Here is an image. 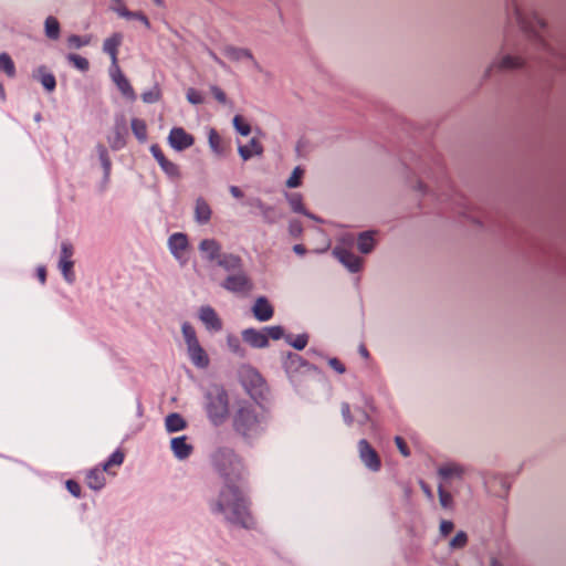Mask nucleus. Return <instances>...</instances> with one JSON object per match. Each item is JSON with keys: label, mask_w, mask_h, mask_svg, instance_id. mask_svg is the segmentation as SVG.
<instances>
[{"label": "nucleus", "mask_w": 566, "mask_h": 566, "mask_svg": "<svg viewBox=\"0 0 566 566\" xmlns=\"http://www.w3.org/2000/svg\"><path fill=\"white\" fill-rule=\"evenodd\" d=\"M214 464L227 484L210 502L211 512L221 514L231 524L250 528L253 525V518L249 510V500L238 486L233 485V482L244 476L242 459L232 449L221 448L214 454Z\"/></svg>", "instance_id": "nucleus-1"}, {"label": "nucleus", "mask_w": 566, "mask_h": 566, "mask_svg": "<svg viewBox=\"0 0 566 566\" xmlns=\"http://www.w3.org/2000/svg\"><path fill=\"white\" fill-rule=\"evenodd\" d=\"M270 413L266 408L255 401L238 400L231 413V426L235 434L251 443L261 437L269 423Z\"/></svg>", "instance_id": "nucleus-2"}, {"label": "nucleus", "mask_w": 566, "mask_h": 566, "mask_svg": "<svg viewBox=\"0 0 566 566\" xmlns=\"http://www.w3.org/2000/svg\"><path fill=\"white\" fill-rule=\"evenodd\" d=\"M205 410L213 426H221L229 416V396L221 385H212L205 395Z\"/></svg>", "instance_id": "nucleus-3"}, {"label": "nucleus", "mask_w": 566, "mask_h": 566, "mask_svg": "<svg viewBox=\"0 0 566 566\" xmlns=\"http://www.w3.org/2000/svg\"><path fill=\"white\" fill-rule=\"evenodd\" d=\"M510 7L514 19L521 29L534 34L537 44L546 49L547 44L543 35L539 33L545 28L544 20L537 14H533L531 18L525 17L522 12L518 0H511Z\"/></svg>", "instance_id": "nucleus-4"}, {"label": "nucleus", "mask_w": 566, "mask_h": 566, "mask_svg": "<svg viewBox=\"0 0 566 566\" xmlns=\"http://www.w3.org/2000/svg\"><path fill=\"white\" fill-rule=\"evenodd\" d=\"M221 286L224 290L237 294H247L253 287L250 277L243 272V270H239L234 274L228 275L221 283Z\"/></svg>", "instance_id": "nucleus-5"}, {"label": "nucleus", "mask_w": 566, "mask_h": 566, "mask_svg": "<svg viewBox=\"0 0 566 566\" xmlns=\"http://www.w3.org/2000/svg\"><path fill=\"white\" fill-rule=\"evenodd\" d=\"M73 253L74 249L70 242L64 241L61 243L59 269L64 280L70 284H72L75 281V273L73 270L74 262L72 260Z\"/></svg>", "instance_id": "nucleus-6"}, {"label": "nucleus", "mask_w": 566, "mask_h": 566, "mask_svg": "<svg viewBox=\"0 0 566 566\" xmlns=\"http://www.w3.org/2000/svg\"><path fill=\"white\" fill-rule=\"evenodd\" d=\"M358 452L361 462L371 471L377 472L380 470L381 462L376 450L369 444L366 439L358 442Z\"/></svg>", "instance_id": "nucleus-7"}, {"label": "nucleus", "mask_w": 566, "mask_h": 566, "mask_svg": "<svg viewBox=\"0 0 566 566\" xmlns=\"http://www.w3.org/2000/svg\"><path fill=\"white\" fill-rule=\"evenodd\" d=\"M193 143V136L187 133L182 127L171 128L168 135V144L177 151H181L191 147Z\"/></svg>", "instance_id": "nucleus-8"}, {"label": "nucleus", "mask_w": 566, "mask_h": 566, "mask_svg": "<svg viewBox=\"0 0 566 566\" xmlns=\"http://www.w3.org/2000/svg\"><path fill=\"white\" fill-rule=\"evenodd\" d=\"M335 258L350 272H358L361 268L363 260L345 248L336 247L333 251Z\"/></svg>", "instance_id": "nucleus-9"}, {"label": "nucleus", "mask_w": 566, "mask_h": 566, "mask_svg": "<svg viewBox=\"0 0 566 566\" xmlns=\"http://www.w3.org/2000/svg\"><path fill=\"white\" fill-rule=\"evenodd\" d=\"M242 382L244 387L247 388V391L250 396L253 397L254 392L253 390H259L261 394V387L264 385V380L262 376L251 367L243 368L241 373Z\"/></svg>", "instance_id": "nucleus-10"}, {"label": "nucleus", "mask_w": 566, "mask_h": 566, "mask_svg": "<svg viewBox=\"0 0 566 566\" xmlns=\"http://www.w3.org/2000/svg\"><path fill=\"white\" fill-rule=\"evenodd\" d=\"M340 411H342L344 421L348 426H353L354 423L364 426L370 421L369 415L361 408H356L354 410V416H353L350 413V407L347 402L342 403Z\"/></svg>", "instance_id": "nucleus-11"}, {"label": "nucleus", "mask_w": 566, "mask_h": 566, "mask_svg": "<svg viewBox=\"0 0 566 566\" xmlns=\"http://www.w3.org/2000/svg\"><path fill=\"white\" fill-rule=\"evenodd\" d=\"M199 318L209 331L219 332L222 328V321L217 312L209 305L200 307Z\"/></svg>", "instance_id": "nucleus-12"}, {"label": "nucleus", "mask_w": 566, "mask_h": 566, "mask_svg": "<svg viewBox=\"0 0 566 566\" xmlns=\"http://www.w3.org/2000/svg\"><path fill=\"white\" fill-rule=\"evenodd\" d=\"M188 245V238L185 233L176 232L168 239V249L177 260L182 259Z\"/></svg>", "instance_id": "nucleus-13"}, {"label": "nucleus", "mask_w": 566, "mask_h": 566, "mask_svg": "<svg viewBox=\"0 0 566 566\" xmlns=\"http://www.w3.org/2000/svg\"><path fill=\"white\" fill-rule=\"evenodd\" d=\"M198 249L208 262H217L222 254L221 244L214 239H203Z\"/></svg>", "instance_id": "nucleus-14"}, {"label": "nucleus", "mask_w": 566, "mask_h": 566, "mask_svg": "<svg viewBox=\"0 0 566 566\" xmlns=\"http://www.w3.org/2000/svg\"><path fill=\"white\" fill-rule=\"evenodd\" d=\"M242 339L253 348H265L269 345L264 328L262 331L255 328L243 329Z\"/></svg>", "instance_id": "nucleus-15"}, {"label": "nucleus", "mask_w": 566, "mask_h": 566, "mask_svg": "<svg viewBox=\"0 0 566 566\" xmlns=\"http://www.w3.org/2000/svg\"><path fill=\"white\" fill-rule=\"evenodd\" d=\"M252 313L258 321L266 322L273 317L274 310L265 297L260 296L252 306Z\"/></svg>", "instance_id": "nucleus-16"}, {"label": "nucleus", "mask_w": 566, "mask_h": 566, "mask_svg": "<svg viewBox=\"0 0 566 566\" xmlns=\"http://www.w3.org/2000/svg\"><path fill=\"white\" fill-rule=\"evenodd\" d=\"M222 52L229 60L233 62H239L247 59L251 61L255 67L259 69V63L255 61L252 52L249 49L227 45L223 48Z\"/></svg>", "instance_id": "nucleus-17"}, {"label": "nucleus", "mask_w": 566, "mask_h": 566, "mask_svg": "<svg viewBox=\"0 0 566 566\" xmlns=\"http://www.w3.org/2000/svg\"><path fill=\"white\" fill-rule=\"evenodd\" d=\"M186 436L172 438L170 441L171 450L175 457L179 460H185L190 457L193 451V447L187 442Z\"/></svg>", "instance_id": "nucleus-18"}, {"label": "nucleus", "mask_w": 566, "mask_h": 566, "mask_svg": "<svg viewBox=\"0 0 566 566\" xmlns=\"http://www.w3.org/2000/svg\"><path fill=\"white\" fill-rule=\"evenodd\" d=\"M113 81L126 98L132 102L136 99V93L133 86L118 67H116V72L113 74Z\"/></svg>", "instance_id": "nucleus-19"}, {"label": "nucleus", "mask_w": 566, "mask_h": 566, "mask_svg": "<svg viewBox=\"0 0 566 566\" xmlns=\"http://www.w3.org/2000/svg\"><path fill=\"white\" fill-rule=\"evenodd\" d=\"M191 363L198 368H207L209 366V357L201 345L198 343L187 347Z\"/></svg>", "instance_id": "nucleus-20"}, {"label": "nucleus", "mask_w": 566, "mask_h": 566, "mask_svg": "<svg viewBox=\"0 0 566 566\" xmlns=\"http://www.w3.org/2000/svg\"><path fill=\"white\" fill-rule=\"evenodd\" d=\"M238 153L247 161L253 156H261L263 154V146L256 138H252L248 145H239Z\"/></svg>", "instance_id": "nucleus-21"}, {"label": "nucleus", "mask_w": 566, "mask_h": 566, "mask_svg": "<svg viewBox=\"0 0 566 566\" xmlns=\"http://www.w3.org/2000/svg\"><path fill=\"white\" fill-rule=\"evenodd\" d=\"M217 264L227 272L239 271L242 270L243 266L242 259L232 253H222L217 261Z\"/></svg>", "instance_id": "nucleus-22"}, {"label": "nucleus", "mask_w": 566, "mask_h": 566, "mask_svg": "<svg viewBox=\"0 0 566 566\" xmlns=\"http://www.w3.org/2000/svg\"><path fill=\"white\" fill-rule=\"evenodd\" d=\"M123 36L120 33H114L103 43V51L112 59L113 65L117 67L118 48L122 44Z\"/></svg>", "instance_id": "nucleus-23"}, {"label": "nucleus", "mask_w": 566, "mask_h": 566, "mask_svg": "<svg viewBox=\"0 0 566 566\" xmlns=\"http://www.w3.org/2000/svg\"><path fill=\"white\" fill-rule=\"evenodd\" d=\"M104 472L105 471L103 469H98V468H94V469L90 470L85 478V482H86L87 486L95 491H98L102 488H104L105 482H106Z\"/></svg>", "instance_id": "nucleus-24"}, {"label": "nucleus", "mask_w": 566, "mask_h": 566, "mask_svg": "<svg viewBox=\"0 0 566 566\" xmlns=\"http://www.w3.org/2000/svg\"><path fill=\"white\" fill-rule=\"evenodd\" d=\"M34 77L41 82V84L48 92H53L55 90V76L52 73L48 72L45 66L38 67L34 73Z\"/></svg>", "instance_id": "nucleus-25"}, {"label": "nucleus", "mask_w": 566, "mask_h": 566, "mask_svg": "<svg viewBox=\"0 0 566 566\" xmlns=\"http://www.w3.org/2000/svg\"><path fill=\"white\" fill-rule=\"evenodd\" d=\"M209 146L212 151L218 156H224L228 151V145L223 142L217 130L211 129L209 133Z\"/></svg>", "instance_id": "nucleus-26"}, {"label": "nucleus", "mask_w": 566, "mask_h": 566, "mask_svg": "<svg viewBox=\"0 0 566 566\" xmlns=\"http://www.w3.org/2000/svg\"><path fill=\"white\" fill-rule=\"evenodd\" d=\"M211 218V209L207 201L198 198L195 207V219L198 223H207Z\"/></svg>", "instance_id": "nucleus-27"}, {"label": "nucleus", "mask_w": 566, "mask_h": 566, "mask_svg": "<svg viewBox=\"0 0 566 566\" xmlns=\"http://www.w3.org/2000/svg\"><path fill=\"white\" fill-rule=\"evenodd\" d=\"M438 473L443 480H450L452 478L461 479L464 473V469L459 464L448 463L440 467Z\"/></svg>", "instance_id": "nucleus-28"}, {"label": "nucleus", "mask_w": 566, "mask_h": 566, "mask_svg": "<svg viewBox=\"0 0 566 566\" xmlns=\"http://www.w3.org/2000/svg\"><path fill=\"white\" fill-rule=\"evenodd\" d=\"M165 426L168 432H177L184 430L187 422L179 413H170L166 417Z\"/></svg>", "instance_id": "nucleus-29"}, {"label": "nucleus", "mask_w": 566, "mask_h": 566, "mask_svg": "<svg viewBox=\"0 0 566 566\" xmlns=\"http://www.w3.org/2000/svg\"><path fill=\"white\" fill-rule=\"evenodd\" d=\"M375 232L373 231H366L359 234L357 240L358 250L361 253H369L375 245V239H374Z\"/></svg>", "instance_id": "nucleus-30"}, {"label": "nucleus", "mask_w": 566, "mask_h": 566, "mask_svg": "<svg viewBox=\"0 0 566 566\" xmlns=\"http://www.w3.org/2000/svg\"><path fill=\"white\" fill-rule=\"evenodd\" d=\"M523 65V61L517 56L506 55L501 59L499 64H493L489 72H491L494 67L499 70H513L521 67Z\"/></svg>", "instance_id": "nucleus-31"}, {"label": "nucleus", "mask_w": 566, "mask_h": 566, "mask_svg": "<svg viewBox=\"0 0 566 566\" xmlns=\"http://www.w3.org/2000/svg\"><path fill=\"white\" fill-rule=\"evenodd\" d=\"M116 12L125 19H136L140 21L147 29H150V22L148 18L140 11H129L124 6L116 9Z\"/></svg>", "instance_id": "nucleus-32"}, {"label": "nucleus", "mask_w": 566, "mask_h": 566, "mask_svg": "<svg viewBox=\"0 0 566 566\" xmlns=\"http://www.w3.org/2000/svg\"><path fill=\"white\" fill-rule=\"evenodd\" d=\"M130 127L135 137L140 143H145L147 140V125L145 120L140 118H133L130 122Z\"/></svg>", "instance_id": "nucleus-33"}, {"label": "nucleus", "mask_w": 566, "mask_h": 566, "mask_svg": "<svg viewBox=\"0 0 566 566\" xmlns=\"http://www.w3.org/2000/svg\"><path fill=\"white\" fill-rule=\"evenodd\" d=\"M227 345L232 354L237 355L240 358L245 357V349L241 345V340L239 339L238 336L229 334L227 336Z\"/></svg>", "instance_id": "nucleus-34"}, {"label": "nucleus", "mask_w": 566, "mask_h": 566, "mask_svg": "<svg viewBox=\"0 0 566 566\" xmlns=\"http://www.w3.org/2000/svg\"><path fill=\"white\" fill-rule=\"evenodd\" d=\"M45 35L51 40H57L60 36V23L54 17L45 19Z\"/></svg>", "instance_id": "nucleus-35"}, {"label": "nucleus", "mask_w": 566, "mask_h": 566, "mask_svg": "<svg viewBox=\"0 0 566 566\" xmlns=\"http://www.w3.org/2000/svg\"><path fill=\"white\" fill-rule=\"evenodd\" d=\"M181 332L187 347L199 343L196 331L190 323L185 322L181 326Z\"/></svg>", "instance_id": "nucleus-36"}, {"label": "nucleus", "mask_w": 566, "mask_h": 566, "mask_svg": "<svg viewBox=\"0 0 566 566\" xmlns=\"http://www.w3.org/2000/svg\"><path fill=\"white\" fill-rule=\"evenodd\" d=\"M125 459V454L122 450H116L111 454L108 460L103 464V470L106 472H111L113 467H119L123 464Z\"/></svg>", "instance_id": "nucleus-37"}, {"label": "nucleus", "mask_w": 566, "mask_h": 566, "mask_svg": "<svg viewBox=\"0 0 566 566\" xmlns=\"http://www.w3.org/2000/svg\"><path fill=\"white\" fill-rule=\"evenodd\" d=\"M0 70H2L9 77L15 75V66L8 53L0 54Z\"/></svg>", "instance_id": "nucleus-38"}, {"label": "nucleus", "mask_w": 566, "mask_h": 566, "mask_svg": "<svg viewBox=\"0 0 566 566\" xmlns=\"http://www.w3.org/2000/svg\"><path fill=\"white\" fill-rule=\"evenodd\" d=\"M142 99L146 104H154L161 99V90L158 84L142 94Z\"/></svg>", "instance_id": "nucleus-39"}, {"label": "nucleus", "mask_w": 566, "mask_h": 566, "mask_svg": "<svg viewBox=\"0 0 566 566\" xmlns=\"http://www.w3.org/2000/svg\"><path fill=\"white\" fill-rule=\"evenodd\" d=\"M160 168L165 171V174L170 178H179L180 170L178 165L165 158L160 164Z\"/></svg>", "instance_id": "nucleus-40"}, {"label": "nucleus", "mask_w": 566, "mask_h": 566, "mask_svg": "<svg viewBox=\"0 0 566 566\" xmlns=\"http://www.w3.org/2000/svg\"><path fill=\"white\" fill-rule=\"evenodd\" d=\"M285 197L294 212L305 213V209L302 203V196L300 193H286Z\"/></svg>", "instance_id": "nucleus-41"}, {"label": "nucleus", "mask_w": 566, "mask_h": 566, "mask_svg": "<svg viewBox=\"0 0 566 566\" xmlns=\"http://www.w3.org/2000/svg\"><path fill=\"white\" fill-rule=\"evenodd\" d=\"M285 340L293 346L297 350H302L305 348L308 342V337L306 334L297 335L296 337H293L292 335L285 336Z\"/></svg>", "instance_id": "nucleus-42"}, {"label": "nucleus", "mask_w": 566, "mask_h": 566, "mask_svg": "<svg viewBox=\"0 0 566 566\" xmlns=\"http://www.w3.org/2000/svg\"><path fill=\"white\" fill-rule=\"evenodd\" d=\"M304 175V169H302L300 166L295 167L292 171L291 176L286 180V187L287 188H296L301 186L302 178Z\"/></svg>", "instance_id": "nucleus-43"}, {"label": "nucleus", "mask_w": 566, "mask_h": 566, "mask_svg": "<svg viewBox=\"0 0 566 566\" xmlns=\"http://www.w3.org/2000/svg\"><path fill=\"white\" fill-rule=\"evenodd\" d=\"M91 43V36H80L76 34H72L67 38V44L72 49H80L82 46L88 45Z\"/></svg>", "instance_id": "nucleus-44"}, {"label": "nucleus", "mask_w": 566, "mask_h": 566, "mask_svg": "<svg viewBox=\"0 0 566 566\" xmlns=\"http://www.w3.org/2000/svg\"><path fill=\"white\" fill-rule=\"evenodd\" d=\"M67 60H69V62H71L74 65V67H76L77 70H80L82 72L87 71L90 67V63H88L87 59H85L78 54L71 53L67 55Z\"/></svg>", "instance_id": "nucleus-45"}, {"label": "nucleus", "mask_w": 566, "mask_h": 566, "mask_svg": "<svg viewBox=\"0 0 566 566\" xmlns=\"http://www.w3.org/2000/svg\"><path fill=\"white\" fill-rule=\"evenodd\" d=\"M233 126L235 130L242 136H248L251 133L250 125L244 120L241 115H235L233 117Z\"/></svg>", "instance_id": "nucleus-46"}, {"label": "nucleus", "mask_w": 566, "mask_h": 566, "mask_svg": "<svg viewBox=\"0 0 566 566\" xmlns=\"http://www.w3.org/2000/svg\"><path fill=\"white\" fill-rule=\"evenodd\" d=\"M439 502L443 509H451L453 505V497L450 492L446 491L442 485L438 488Z\"/></svg>", "instance_id": "nucleus-47"}, {"label": "nucleus", "mask_w": 566, "mask_h": 566, "mask_svg": "<svg viewBox=\"0 0 566 566\" xmlns=\"http://www.w3.org/2000/svg\"><path fill=\"white\" fill-rule=\"evenodd\" d=\"M98 155H99V160L102 163V166L104 168L105 176L107 177L111 174L112 163L108 157L107 150L104 146L98 147Z\"/></svg>", "instance_id": "nucleus-48"}, {"label": "nucleus", "mask_w": 566, "mask_h": 566, "mask_svg": "<svg viewBox=\"0 0 566 566\" xmlns=\"http://www.w3.org/2000/svg\"><path fill=\"white\" fill-rule=\"evenodd\" d=\"M468 543V536L463 531H460L455 534V536L450 542L451 548H462Z\"/></svg>", "instance_id": "nucleus-49"}, {"label": "nucleus", "mask_w": 566, "mask_h": 566, "mask_svg": "<svg viewBox=\"0 0 566 566\" xmlns=\"http://www.w3.org/2000/svg\"><path fill=\"white\" fill-rule=\"evenodd\" d=\"M264 333L268 336V339L271 338L277 340L284 337V329L281 326L264 327Z\"/></svg>", "instance_id": "nucleus-50"}, {"label": "nucleus", "mask_w": 566, "mask_h": 566, "mask_svg": "<svg viewBox=\"0 0 566 566\" xmlns=\"http://www.w3.org/2000/svg\"><path fill=\"white\" fill-rule=\"evenodd\" d=\"M186 97H187V101L193 105H199V104L203 103L202 94L195 88H189L187 91Z\"/></svg>", "instance_id": "nucleus-51"}, {"label": "nucleus", "mask_w": 566, "mask_h": 566, "mask_svg": "<svg viewBox=\"0 0 566 566\" xmlns=\"http://www.w3.org/2000/svg\"><path fill=\"white\" fill-rule=\"evenodd\" d=\"M66 489L67 491L75 497L81 496V485L74 481V480H67L66 481Z\"/></svg>", "instance_id": "nucleus-52"}, {"label": "nucleus", "mask_w": 566, "mask_h": 566, "mask_svg": "<svg viewBox=\"0 0 566 566\" xmlns=\"http://www.w3.org/2000/svg\"><path fill=\"white\" fill-rule=\"evenodd\" d=\"M210 91H211L212 95L214 96V98L219 103H221V104L227 103V95L220 87L213 85V86H211Z\"/></svg>", "instance_id": "nucleus-53"}, {"label": "nucleus", "mask_w": 566, "mask_h": 566, "mask_svg": "<svg viewBox=\"0 0 566 566\" xmlns=\"http://www.w3.org/2000/svg\"><path fill=\"white\" fill-rule=\"evenodd\" d=\"M150 153L154 156V158L157 160L158 165L166 158L161 148L157 144H154L150 146Z\"/></svg>", "instance_id": "nucleus-54"}, {"label": "nucleus", "mask_w": 566, "mask_h": 566, "mask_svg": "<svg viewBox=\"0 0 566 566\" xmlns=\"http://www.w3.org/2000/svg\"><path fill=\"white\" fill-rule=\"evenodd\" d=\"M395 442H396L398 450L400 451V453L403 457H408L410 454L407 443L405 442V440L401 437H396Z\"/></svg>", "instance_id": "nucleus-55"}, {"label": "nucleus", "mask_w": 566, "mask_h": 566, "mask_svg": "<svg viewBox=\"0 0 566 566\" xmlns=\"http://www.w3.org/2000/svg\"><path fill=\"white\" fill-rule=\"evenodd\" d=\"M328 365L338 374H344L346 370L344 364L337 358H331Z\"/></svg>", "instance_id": "nucleus-56"}, {"label": "nucleus", "mask_w": 566, "mask_h": 566, "mask_svg": "<svg viewBox=\"0 0 566 566\" xmlns=\"http://www.w3.org/2000/svg\"><path fill=\"white\" fill-rule=\"evenodd\" d=\"M453 527H454V525H453V523L451 521L443 520L440 523V533H441V535H443V536L449 535L453 531Z\"/></svg>", "instance_id": "nucleus-57"}, {"label": "nucleus", "mask_w": 566, "mask_h": 566, "mask_svg": "<svg viewBox=\"0 0 566 566\" xmlns=\"http://www.w3.org/2000/svg\"><path fill=\"white\" fill-rule=\"evenodd\" d=\"M109 143L113 149H120L125 145V142L119 135V133H116V137L114 138V140H111Z\"/></svg>", "instance_id": "nucleus-58"}, {"label": "nucleus", "mask_w": 566, "mask_h": 566, "mask_svg": "<svg viewBox=\"0 0 566 566\" xmlns=\"http://www.w3.org/2000/svg\"><path fill=\"white\" fill-rule=\"evenodd\" d=\"M290 232L292 235L297 237L302 232V226L298 221H292L290 223Z\"/></svg>", "instance_id": "nucleus-59"}, {"label": "nucleus", "mask_w": 566, "mask_h": 566, "mask_svg": "<svg viewBox=\"0 0 566 566\" xmlns=\"http://www.w3.org/2000/svg\"><path fill=\"white\" fill-rule=\"evenodd\" d=\"M249 203L260 209L263 213H266L270 209L269 207H265L259 198L250 200Z\"/></svg>", "instance_id": "nucleus-60"}, {"label": "nucleus", "mask_w": 566, "mask_h": 566, "mask_svg": "<svg viewBox=\"0 0 566 566\" xmlns=\"http://www.w3.org/2000/svg\"><path fill=\"white\" fill-rule=\"evenodd\" d=\"M229 191H230V193H231L234 198H238V199H239V198H242V197H243V192H242V190H241L239 187H237V186H230V187H229Z\"/></svg>", "instance_id": "nucleus-61"}, {"label": "nucleus", "mask_w": 566, "mask_h": 566, "mask_svg": "<svg viewBox=\"0 0 566 566\" xmlns=\"http://www.w3.org/2000/svg\"><path fill=\"white\" fill-rule=\"evenodd\" d=\"M38 277L42 284L46 281V270L44 266L38 268Z\"/></svg>", "instance_id": "nucleus-62"}, {"label": "nucleus", "mask_w": 566, "mask_h": 566, "mask_svg": "<svg viewBox=\"0 0 566 566\" xmlns=\"http://www.w3.org/2000/svg\"><path fill=\"white\" fill-rule=\"evenodd\" d=\"M209 54L217 64L223 69L226 67V63L214 52L210 51Z\"/></svg>", "instance_id": "nucleus-63"}, {"label": "nucleus", "mask_w": 566, "mask_h": 566, "mask_svg": "<svg viewBox=\"0 0 566 566\" xmlns=\"http://www.w3.org/2000/svg\"><path fill=\"white\" fill-rule=\"evenodd\" d=\"M293 250H294L295 253H297L300 255H303L305 253V248L302 244H295L293 247Z\"/></svg>", "instance_id": "nucleus-64"}]
</instances>
